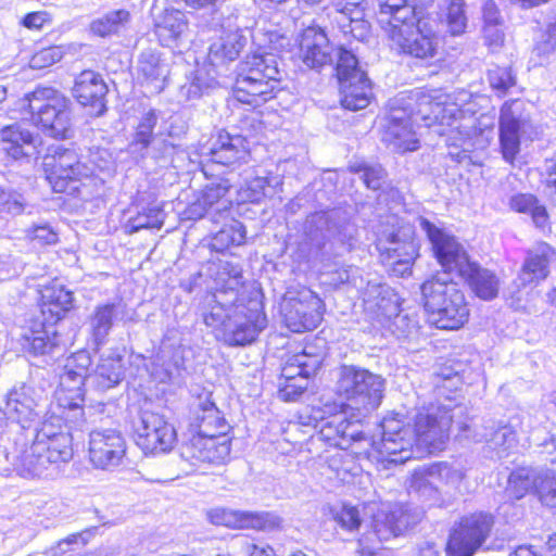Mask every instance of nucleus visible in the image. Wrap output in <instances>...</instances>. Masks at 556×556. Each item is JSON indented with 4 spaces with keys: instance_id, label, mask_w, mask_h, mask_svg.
Returning a JSON list of instances; mask_svg holds the SVG:
<instances>
[{
    "instance_id": "42",
    "label": "nucleus",
    "mask_w": 556,
    "mask_h": 556,
    "mask_svg": "<svg viewBox=\"0 0 556 556\" xmlns=\"http://www.w3.org/2000/svg\"><path fill=\"white\" fill-rule=\"evenodd\" d=\"M248 43L244 30L237 29L220 37L210 47L211 62H225L236 60Z\"/></svg>"
},
{
    "instance_id": "43",
    "label": "nucleus",
    "mask_w": 556,
    "mask_h": 556,
    "mask_svg": "<svg viewBox=\"0 0 556 556\" xmlns=\"http://www.w3.org/2000/svg\"><path fill=\"white\" fill-rule=\"evenodd\" d=\"M509 207L517 213L529 215L535 227L544 230L548 227V213L538 198L531 193H517L509 198Z\"/></svg>"
},
{
    "instance_id": "12",
    "label": "nucleus",
    "mask_w": 556,
    "mask_h": 556,
    "mask_svg": "<svg viewBox=\"0 0 556 556\" xmlns=\"http://www.w3.org/2000/svg\"><path fill=\"white\" fill-rule=\"evenodd\" d=\"M281 314L292 332L314 330L323 319L324 302L306 287L289 288L282 299Z\"/></svg>"
},
{
    "instance_id": "52",
    "label": "nucleus",
    "mask_w": 556,
    "mask_h": 556,
    "mask_svg": "<svg viewBox=\"0 0 556 556\" xmlns=\"http://www.w3.org/2000/svg\"><path fill=\"white\" fill-rule=\"evenodd\" d=\"M157 123V115L154 110L147 112L140 119L130 148L134 151L141 152L148 149L153 141V130Z\"/></svg>"
},
{
    "instance_id": "25",
    "label": "nucleus",
    "mask_w": 556,
    "mask_h": 556,
    "mask_svg": "<svg viewBox=\"0 0 556 556\" xmlns=\"http://www.w3.org/2000/svg\"><path fill=\"white\" fill-rule=\"evenodd\" d=\"M459 431L467 439L476 442H486L494 448L509 450L516 444V432L502 421L485 420L481 425L459 424Z\"/></svg>"
},
{
    "instance_id": "35",
    "label": "nucleus",
    "mask_w": 556,
    "mask_h": 556,
    "mask_svg": "<svg viewBox=\"0 0 556 556\" xmlns=\"http://www.w3.org/2000/svg\"><path fill=\"white\" fill-rule=\"evenodd\" d=\"M554 255V250L546 243H540L529 251L516 280L518 287H526L544 280L549 273V264Z\"/></svg>"
},
{
    "instance_id": "15",
    "label": "nucleus",
    "mask_w": 556,
    "mask_h": 556,
    "mask_svg": "<svg viewBox=\"0 0 556 556\" xmlns=\"http://www.w3.org/2000/svg\"><path fill=\"white\" fill-rule=\"evenodd\" d=\"M266 326L267 318L262 302L256 299H242L233 308V316L225 328L223 338L232 346L250 344Z\"/></svg>"
},
{
    "instance_id": "64",
    "label": "nucleus",
    "mask_w": 556,
    "mask_h": 556,
    "mask_svg": "<svg viewBox=\"0 0 556 556\" xmlns=\"http://www.w3.org/2000/svg\"><path fill=\"white\" fill-rule=\"evenodd\" d=\"M351 169L361 175L359 177L367 186V188L372 190H378L381 188L384 178V170L381 166H369L363 164L358 166H352Z\"/></svg>"
},
{
    "instance_id": "57",
    "label": "nucleus",
    "mask_w": 556,
    "mask_h": 556,
    "mask_svg": "<svg viewBox=\"0 0 556 556\" xmlns=\"http://www.w3.org/2000/svg\"><path fill=\"white\" fill-rule=\"evenodd\" d=\"M325 283L339 288L343 285H352L355 288H361L357 280H362L358 276V268L354 266H340L333 270L325 274Z\"/></svg>"
},
{
    "instance_id": "51",
    "label": "nucleus",
    "mask_w": 556,
    "mask_h": 556,
    "mask_svg": "<svg viewBox=\"0 0 556 556\" xmlns=\"http://www.w3.org/2000/svg\"><path fill=\"white\" fill-rule=\"evenodd\" d=\"M428 476L437 479L443 485L458 489L465 478V472L459 467L442 462L428 466Z\"/></svg>"
},
{
    "instance_id": "60",
    "label": "nucleus",
    "mask_w": 556,
    "mask_h": 556,
    "mask_svg": "<svg viewBox=\"0 0 556 556\" xmlns=\"http://www.w3.org/2000/svg\"><path fill=\"white\" fill-rule=\"evenodd\" d=\"M64 50L61 46H51L35 52L29 61V66L34 70H43L61 61Z\"/></svg>"
},
{
    "instance_id": "2",
    "label": "nucleus",
    "mask_w": 556,
    "mask_h": 556,
    "mask_svg": "<svg viewBox=\"0 0 556 556\" xmlns=\"http://www.w3.org/2000/svg\"><path fill=\"white\" fill-rule=\"evenodd\" d=\"M455 410L460 407L452 409L434 404L422 407L414 416L413 429L402 414L387 415L381 421L380 454L390 463L403 464L412 458L414 445L429 454L444 450Z\"/></svg>"
},
{
    "instance_id": "21",
    "label": "nucleus",
    "mask_w": 556,
    "mask_h": 556,
    "mask_svg": "<svg viewBox=\"0 0 556 556\" xmlns=\"http://www.w3.org/2000/svg\"><path fill=\"white\" fill-rule=\"evenodd\" d=\"M422 513L408 505L395 504L389 510H379L372 518V529L379 541L400 535L421 519Z\"/></svg>"
},
{
    "instance_id": "50",
    "label": "nucleus",
    "mask_w": 556,
    "mask_h": 556,
    "mask_svg": "<svg viewBox=\"0 0 556 556\" xmlns=\"http://www.w3.org/2000/svg\"><path fill=\"white\" fill-rule=\"evenodd\" d=\"M245 227L239 222L232 219L230 224L225 225L215 233L211 245L214 250L222 252L231 245H241L245 240Z\"/></svg>"
},
{
    "instance_id": "1",
    "label": "nucleus",
    "mask_w": 556,
    "mask_h": 556,
    "mask_svg": "<svg viewBox=\"0 0 556 556\" xmlns=\"http://www.w3.org/2000/svg\"><path fill=\"white\" fill-rule=\"evenodd\" d=\"M454 94L433 91L424 93L412 91L407 99H396L395 103L403 101V108L393 106L383 136V141L400 152L415 151L418 140L413 130V124L418 116L422 121L435 122L440 126L451 128L446 134V144L450 147H464L470 139L473 118L466 116Z\"/></svg>"
},
{
    "instance_id": "17",
    "label": "nucleus",
    "mask_w": 556,
    "mask_h": 556,
    "mask_svg": "<svg viewBox=\"0 0 556 556\" xmlns=\"http://www.w3.org/2000/svg\"><path fill=\"white\" fill-rule=\"evenodd\" d=\"M532 129L529 117L518 100L503 104L500 114V143L505 161L511 163L520 151V141L530 137Z\"/></svg>"
},
{
    "instance_id": "61",
    "label": "nucleus",
    "mask_w": 556,
    "mask_h": 556,
    "mask_svg": "<svg viewBox=\"0 0 556 556\" xmlns=\"http://www.w3.org/2000/svg\"><path fill=\"white\" fill-rule=\"evenodd\" d=\"M308 378L300 376L291 380L279 382V397L286 402L296 401L307 389Z\"/></svg>"
},
{
    "instance_id": "26",
    "label": "nucleus",
    "mask_w": 556,
    "mask_h": 556,
    "mask_svg": "<svg viewBox=\"0 0 556 556\" xmlns=\"http://www.w3.org/2000/svg\"><path fill=\"white\" fill-rule=\"evenodd\" d=\"M299 48V56L308 68L317 70L331 62V47L320 27L305 28L300 36Z\"/></svg>"
},
{
    "instance_id": "56",
    "label": "nucleus",
    "mask_w": 556,
    "mask_h": 556,
    "mask_svg": "<svg viewBox=\"0 0 556 556\" xmlns=\"http://www.w3.org/2000/svg\"><path fill=\"white\" fill-rule=\"evenodd\" d=\"M446 23L448 31L453 36H458L465 31L467 17L464 11L463 0H448L446 9Z\"/></svg>"
},
{
    "instance_id": "13",
    "label": "nucleus",
    "mask_w": 556,
    "mask_h": 556,
    "mask_svg": "<svg viewBox=\"0 0 556 556\" xmlns=\"http://www.w3.org/2000/svg\"><path fill=\"white\" fill-rule=\"evenodd\" d=\"M340 84L341 105L350 111H358L368 106L372 92L365 72L358 67L356 56L340 48L336 66Z\"/></svg>"
},
{
    "instance_id": "28",
    "label": "nucleus",
    "mask_w": 556,
    "mask_h": 556,
    "mask_svg": "<svg viewBox=\"0 0 556 556\" xmlns=\"http://www.w3.org/2000/svg\"><path fill=\"white\" fill-rule=\"evenodd\" d=\"M391 295L393 292L388 286L369 283L364 291L363 300L371 309H377L389 317L394 315L393 325L400 330L399 336H408L415 325L406 323L407 316L397 312L396 302L391 301Z\"/></svg>"
},
{
    "instance_id": "31",
    "label": "nucleus",
    "mask_w": 556,
    "mask_h": 556,
    "mask_svg": "<svg viewBox=\"0 0 556 556\" xmlns=\"http://www.w3.org/2000/svg\"><path fill=\"white\" fill-rule=\"evenodd\" d=\"M211 523L228 528L264 530L270 525L268 513H252L215 507L206 513Z\"/></svg>"
},
{
    "instance_id": "6",
    "label": "nucleus",
    "mask_w": 556,
    "mask_h": 556,
    "mask_svg": "<svg viewBox=\"0 0 556 556\" xmlns=\"http://www.w3.org/2000/svg\"><path fill=\"white\" fill-rule=\"evenodd\" d=\"M304 235L315 253L342 255L350 252L356 236V227L340 216L337 210L315 212L306 217Z\"/></svg>"
},
{
    "instance_id": "14",
    "label": "nucleus",
    "mask_w": 556,
    "mask_h": 556,
    "mask_svg": "<svg viewBox=\"0 0 556 556\" xmlns=\"http://www.w3.org/2000/svg\"><path fill=\"white\" fill-rule=\"evenodd\" d=\"M493 527L491 514L479 511L464 516L450 534L446 556H473L490 538Z\"/></svg>"
},
{
    "instance_id": "22",
    "label": "nucleus",
    "mask_w": 556,
    "mask_h": 556,
    "mask_svg": "<svg viewBox=\"0 0 556 556\" xmlns=\"http://www.w3.org/2000/svg\"><path fill=\"white\" fill-rule=\"evenodd\" d=\"M229 454L230 441L226 435H194L182 451V456L194 466L224 464Z\"/></svg>"
},
{
    "instance_id": "46",
    "label": "nucleus",
    "mask_w": 556,
    "mask_h": 556,
    "mask_svg": "<svg viewBox=\"0 0 556 556\" xmlns=\"http://www.w3.org/2000/svg\"><path fill=\"white\" fill-rule=\"evenodd\" d=\"M282 185L279 176L262 177L256 176L247 179L244 185L238 190V200L241 202L258 203L267 195V189H276Z\"/></svg>"
},
{
    "instance_id": "62",
    "label": "nucleus",
    "mask_w": 556,
    "mask_h": 556,
    "mask_svg": "<svg viewBox=\"0 0 556 556\" xmlns=\"http://www.w3.org/2000/svg\"><path fill=\"white\" fill-rule=\"evenodd\" d=\"M25 202L22 194L0 187V213L18 215L24 211Z\"/></svg>"
},
{
    "instance_id": "44",
    "label": "nucleus",
    "mask_w": 556,
    "mask_h": 556,
    "mask_svg": "<svg viewBox=\"0 0 556 556\" xmlns=\"http://www.w3.org/2000/svg\"><path fill=\"white\" fill-rule=\"evenodd\" d=\"M131 14L126 9L112 10L90 23V31L99 37L118 35L127 29Z\"/></svg>"
},
{
    "instance_id": "53",
    "label": "nucleus",
    "mask_w": 556,
    "mask_h": 556,
    "mask_svg": "<svg viewBox=\"0 0 556 556\" xmlns=\"http://www.w3.org/2000/svg\"><path fill=\"white\" fill-rule=\"evenodd\" d=\"M536 485V478L531 469L520 468L513 471L508 479L507 492L509 496L519 500Z\"/></svg>"
},
{
    "instance_id": "30",
    "label": "nucleus",
    "mask_w": 556,
    "mask_h": 556,
    "mask_svg": "<svg viewBox=\"0 0 556 556\" xmlns=\"http://www.w3.org/2000/svg\"><path fill=\"white\" fill-rule=\"evenodd\" d=\"M60 413L51 412L48 414L40 428L36 430L35 439H54L59 433H72L73 425H80L78 418L84 415L81 404L77 401L68 402L67 407L59 408Z\"/></svg>"
},
{
    "instance_id": "29",
    "label": "nucleus",
    "mask_w": 556,
    "mask_h": 556,
    "mask_svg": "<svg viewBox=\"0 0 556 556\" xmlns=\"http://www.w3.org/2000/svg\"><path fill=\"white\" fill-rule=\"evenodd\" d=\"M130 319L127 305L123 301L96 306L90 316L91 336L96 349L105 343L114 321Z\"/></svg>"
},
{
    "instance_id": "58",
    "label": "nucleus",
    "mask_w": 556,
    "mask_h": 556,
    "mask_svg": "<svg viewBox=\"0 0 556 556\" xmlns=\"http://www.w3.org/2000/svg\"><path fill=\"white\" fill-rule=\"evenodd\" d=\"M488 80L498 96H504L507 90L515 86L516 79L508 67L494 66L488 72Z\"/></svg>"
},
{
    "instance_id": "10",
    "label": "nucleus",
    "mask_w": 556,
    "mask_h": 556,
    "mask_svg": "<svg viewBox=\"0 0 556 556\" xmlns=\"http://www.w3.org/2000/svg\"><path fill=\"white\" fill-rule=\"evenodd\" d=\"M47 180L54 192L70 194L80 193L85 179L92 176V170L81 163L78 154L62 146H52L43 157Z\"/></svg>"
},
{
    "instance_id": "8",
    "label": "nucleus",
    "mask_w": 556,
    "mask_h": 556,
    "mask_svg": "<svg viewBox=\"0 0 556 556\" xmlns=\"http://www.w3.org/2000/svg\"><path fill=\"white\" fill-rule=\"evenodd\" d=\"M34 124L50 137L67 139L72 134L70 100L53 88L39 87L25 96Z\"/></svg>"
},
{
    "instance_id": "49",
    "label": "nucleus",
    "mask_w": 556,
    "mask_h": 556,
    "mask_svg": "<svg viewBox=\"0 0 556 556\" xmlns=\"http://www.w3.org/2000/svg\"><path fill=\"white\" fill-rule=\"evenodd\" d=\"M164 218L163 210L159 205H151L130 217L125 225V230L127 233H135L142 229H160L164 224Z\"/></svg>"
},
{
    "instance_id": "19",
    "label": "nucleus",
    "mask_w": 556,
    "mask_h": 556,
    "mask_svg": "<svg viewBox=\"0 0 556 556\" xmlns=\"http://www.w3.org/2000/svg\"><path fill=\"white\" fill-rule=\"evenodd\" d=\"M381 261L384 266L397 277L412 273L413 263L417 256V244L413 239V230L404 229L403 239L400 232L392 233L388 247L380 249Z\"/></svg>"
},
{
    "instance_id": "39",
    "label": "nucleus",
    "mask_w": 556,
    "mask_h": 556,
    "mask_svg": "<svg viewBox=\"0 0 556 556\" xmlns=\"http://www.w3.org/2000/svg\"><path fill=\"white\" fill-rule=\"evenodd\" d=\"M193 426L197 428V435H226L229 429L220 410L208 397L199 399Z\"/></svg>"
},
{
    "instance_id": "38",
    "label": "nucleus",
    "mask_w": 556,
    "mask_h": 556,
    "mask_svg": "<svg viewBox=\"0 0 556 556\" xmlns=\"http://www.w3.org/2000/svg\"><path fill=\"white\" fill-rule=\"evenodd\" d=\"M169 74V66L159 51L147 49L140 53L137 61V75L142 83L152 85L160 92Z\"/></svg>"
},
{
    "instance_id": "11",
    "label": "nucleus",
    "mask_w": 556,
    "mask_h": 556,
    "mask_svg": "<svg viewBox=\"0 0 556 556\" xmlns=\"http://www.w3.org/2000/svg\"><path fill=\"white\" fill-rule=\"evenodd\" d=\"M438 22L429 16L417 15L403 26L386 28L389 39L405 54L416 59H431L440 42Z\"/></svg>"
},
{
    "instance_id": "7",
    "label": "nucleus",
    "mask_w": 556,
    "mask_h": 556,
    "mask_svg": "<svg viewBox=\"0 0 556 556\" xmlns=\"http://www.w3.org/2000/svg\"><path fill=\"white\" fill-rule=\"evenodd\" d=\"M336 391L348 407L367 414L381 404L384 379L365 368L342 365L338 369Z\"/></svg>"
},
{
    "instance_id": "34",
    "label": "nucleus",
    "mask_w": 556,
    "mask_h": 556,
    "mask_svg": "<svg viewBox=\"0 0 556 556\" xmlns=\"http://www.w3.org/2000/svg\"><path fill=\"white\" fill-rule=\"evenodd\" d=\"M73 293L63 285L53 282L41 290L40 309L45 324L54 325L73 307Z\"/></svg>"
},
{
    "instance_id": "59",
    "label": "nucleus",
    "mask_w": 556,
    "mask_h": 556,
    "mask_svg": "<svg viewBox=\"0 0 556 556\" xmlns=\"http://www.w3.org/2000/svg\"><path fill=\"white\" fill-rule=\"evenodd\" d=\"M340 450L329 456L326 460L327 468L333 473V477L340 481H346L351 471L353 460L349 454Z\"/></svg>"
},
{
    "instance_id": "3",
    "label": "nucleus",
    "mask_w": 556,
    "mask_h": 556,
    "mask_svg": "<svg viewBox=\"0 0 556 556\" xmlns=\"http://www.w3.org/2000/svg\"><path fill=\"white\" fill-rule=\"evenodd\" d=\"M419 225L445 274L463 278L481 300L491 301L497 296L501 280L494 271L471 262L464 247L453 236L428 219L420 218Z\"/></svg>"
},
{
    "instance_id": "32",
    "label": "nucleus",
    "mask_w": 556,
    "mask_h": 556,
    "mask_svg": "<svg viewBox=\"0 0 556 556\" xmlns=\"http://www.w3.org/2000/svg\"><path fill=\"white\" fill-rule=\"evenodd\" d=\"M319 438L339 450H348L353 442L363 440L364 433L357 424L349 421L343 415H334L321 422Z\"/></svg>"
},
{
    "instance_id": "45",
    "label": "nucleus",
    "mask_w": 556,
    "mask_h": 556,
    "mask_svg": "<svg viewBox=\"0 0 556 556\" xmlns=\"http://www.w3.org/2000/svg\"><path fill=\"white\" fill-rule=\"evenodd\" d=\"M29 341V352L36 356H49L56 358L65 352V343L55 330L45 328L41 331L33 332Z\"/></svg>"
},
{
    "instance_id": "16",
    "label": "nucleus",
    "mask_w": 556,
    "mask_h": 556,
    "mask_svg": "<svg viewBox=\"0 0 556 556\" xmlns=\"http://www.w3.org/2000/svg\"><path fill=\"white\" fill-rule=\"evenodd\" d=\"M135 440L144 454L166 453L176 442V431L163 415L141 409L135 424Z\"/></svg>"
},
{
    "instance_id": "23",
    "label": "nucleus",
    "mask_w": 556,
    "mask_h": 556,
    "mask_svg": "<svg viewBox=\"0 0 556 556\" xmlns=\"http://www.w3.org/2000/svg\"><path fill=\"white\" fill-rule=\"evenodd\" d=\"M109 89L102 76L93 71H83L75 79L74 97L90 114L102 115L106 111V93Z\"/></svg>"
},
{
    "instance_id": "40",
    "label": "nucleus",
    "mask_w": 556,
    "mask_h": 556,
    "mask_svg": "<svg viewBox=\"0 0 556 556\" xmlns=\"http://www.w3.org/2000/svg\"><path fill=\"white\" fill-rule=\"evenodd\" d=\"M2 149L13 157L18 160L28 154V149L35 148V138L33 134L21 124L5 126L0 132Z\"/></svg>"
},
{
    "instance_id": "33",
    "label": "nucleus",
    "mask_w": 556,
    "mask_h": 556,
    "mask_svg": "<svg viewBox=\"0 0 556 556\" xmlns=\"http://www.w3.org/2000/svg\"><path fill=\"white\" fill-rule=\"evenodd\" d=\"M89 352L81 350L71 355L64 365V372L61 376V386L75 393V401L83 403V386L89 383V370L91 366Z\"/></svg>"
},
{
    "instance_id": "18",
    "label": "nucleus",
    "mask_w": 556,
    "mask_h": 556,
    "mask_svg": "<svg viewBox=\"0 0 556 556\" xmlns=\"http://www.w3.org/2000/svg\"><path fill=\"white\" fill-rule=\"evenodd\" d=\"M126 453V442L119 431L94 429L89 433V457L100 469H110L121 464Z\"/></svg>"
},
{
    "instance_id": "20",
    "label": "nucleus",
    "mask_w": 556,
    "mask_h": 556,
    "mask_svg": "<svg viewBox=\"0 0 556 556\" xmlns=\"http://www.w3.org/2000/svg\"><path fill=\"white\" fill-rule=\"evenodd\" d=\"M189 20L186 12L169 7L153 16V34L161 46L176 49L188 41Z\"/></svg>"
},
{
    "instance_id": "37",
    "label": "nucleus",
    "mask_w": 556,
    "mask_h": 556,
    "mask_svg": "<svg viewBox=\"0 0 556 556\" xmlns=\"http://www.w3.org/2000/svg\"><path fill=\"white\" fill-rule=\"evenodd\" d=\"M125 377L123 356L116 352L103 354L89 376V383L100 390L116 387Z\"/></svg>"
},
{
    "instance_id": "5",
    "label": "nucleus",
    "mask_w": 556,
    "mask_h": 556,
    "mask_svg": "<svg viewBox=\"0 0 556 556\" xmlns=\"http://www.w3.org/2000/svg\"><path fill=\"white\" fill-rule=\"evenodd\" d=\"M421 294L425 309L437 328L458 329L467 321L469 309L453 277H432L421 285Z\"/></svg>"
},
{
    "instance_id": "9",
    "label": "nucleus",
    "mask_w": 556,
    "mask_h": 556,
    "mask_svg": "<svg viewBox=\"0 0 556 556\" xmlns=\"http://www.w3.org/2000/svg\"><path fill=\"white\" fill-rule=\"evenodd\" d=\"M72 433H59L54 439H34L18 456V471L25 478L47 476L50 468L67 463L73 457Z\"/></svg>"
},
{
    "instance_id": "48",
    "label": "nucleus",
    "mask_w": 556,
    "mask_h": 556,
    "mask_svg": "<svg viewBox=\"0 0 556 556\" xmlns=\"http://www.w3.org/2000/svg\"><path fill=\"white\" fill-rule=\"evenodd\" d=\"M340 31L344 37H351L358 41H363L369 34V23L365 20V12L361 9H353L349 15H336Z\"/></svg>"
},
{
    "instance_id": "54",
    "label": "nucleus",
    "mask_w": 556,
    "mask_h": 556,
    "mask_svg": "<svg viewBox=\"0 0 556 556\" xmlns=\"http://www.w3.org/2000/svg\"><path fill=\"white\" fill-rule=\"evenodd\" d=\"M220 277L227 276L226 285L222 290H227L230 296H235V300L247 299L240 289L243 287V275L242 268L239 265H235L229 262H225L220 265Z\"/></svg>"
},
{
    "instance_id": "63",
    "label": "nucleus",
    "mask_w": 556,
    "mask_h": 556,
    "mask_svg": "<svg viewBox=\"0 0 556 556\" xmlns=\"http://www.w3.org/2000/svg\"><path fill=\"white\" fill-rule=\"evenodd\" d=\"M556 51V16L548 22L546 30L535 43L533 52L538 56L547 58Z\"/></svg>"
},
{
    "instance_id": "41",
    "label": "nucleus",
    "mask_w": 556,
    "mask_h": 556,
    "mask_svg": "<svg viewBox=\"0 0 556 556\" xmlns=\"http://www.w3.org/2000/svg\"><path fill=\"white\" fill-rule=\"evenodd\" d=\"M379 4V23L382 28H393L403 26L405 23L413 21L418 13L408 0H378Z\"/></svg>"
},
{
    "instance_id": "27",
    "label": "nucleus",
    "mask_w": 556,
    "mask_h": 556,
    "mask_svg": "<svg viewBox=\"0 0 556 556\" xmlns=\"http://www.w3.org/2000/svg\"><path fill=\"white\" fill-rule=\"evenodd\" d=\"M37 407L38 394L36 390L31 386L23 383L9 392L5 414L20 424L23 429H26L38 416Z\"/></svg>"
},
{
    "instance_id": "4",
    "label": "nucleus",
    "mask_w": 556,
    "mask_h": 556,
    "mask_svg": "<svg viewBox=\"0 0 556 556\" xmlns=\"http://www.w3.org/2000/svg\"><path fill=\"white\" fill-rule=\"evenodd\" d=\"M281 79L276 54L254 53L240 63L233 87V98L253 108L274 98Z\"/></svg>"
},
{
    "instance_id": "24",
    "label": "nucleus",
    "mask_w": 556,
    "mask_h": 556,
    "mask_svg": "<svg viewBox=\"0 0 556 556\" xmlns=\"http://www.w3.org/2000/svg\"><path fill=\"white\" fill-rule=\"evenodd\" d=\"M202 153L208 155L214 163L225 166L245 163L250 154L247 140L242 136H231L226 131L213 137Z\"/></svg>"
},
{
    "instance_id": "55",
    "label": "nucleus",
    "mask_w": 556,
    "mask_h": 556,
    "mask_svg": "<svg viewBox=\"0 0 556 556\" xmlns=\"http://www.w3.org/2000/svg\"><path fill=\"white\" fill-rule=\"evenodd\" d=\"M438 480L428 476V467L416 470L410 481V489L427 500L438 498Z\"/></svg>"
},
{
    "instance_id": "36",
    "label": "nucleus",
    "mask_w": 556,
    "mask_h": 556,
    "mask_svg": "<svg viewBox=\"0 0 556 556\" xmlns=\"http://www.w3.org/2000/svg\"><path fill=\"white\" fill-rule=\"evenodd\" d=\"M241 300H235L227 290H217L207 301L205 311L202 313L203 323L207 327L220 329L224 334L225 328L233 316V308L240 304Z\"/></svg>"
},
{
    "instance_id": "47",
    "label": "nucleus",
    "mask_w": 556,
    "mask_h": 556,
    "mask_svg": "<svg viewBox=\"0 0 556 556\" xmlns=\"http://www.w3.org/2000/svg\"><path fill=\"white\" fill-rule=\"evenodd\" d=\"M230 186L226 180L219 182H212L207 185L202 191V202L212 211L213 220H217L216 216H222L230 208L231 202L226 199Z\"/></svg>"
}]
</instances>
